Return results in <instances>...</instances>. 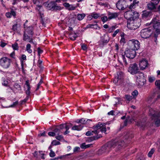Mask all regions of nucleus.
Instances as JSON below:
<instances>
[{
    "mask_svg": "<svg viewBox=\"0 0 160 160\" xmlns=\"http://www.w3.org/2000/svg\"><path fill=\"white\" fill-rule=\"evenodd\" d=\"M125 147V144L123 141L116 140L113 141L109 142L107 145L103 146L101 149L98 151V153L99 154L105 152H108L110 150L111 148H115V150L118 151L121 148H122Z\"/></svg>",
    "mask_w": 160,
    "mask_h": 160,
    "instance_id": "nucleus-1",
    "label": "nucleus"
},
{
    "mask_svg": "<svg viewBox=\"0 0 160 160\" xmlns=\"http://www.w3.org/2000/svg\"><path fill=\"white\" fill-rule=\"evenodd\" d=\"M125 147V144L123 141L116 140L113 141L109 142L107 145L103 146L101 149L98 151V153L99 154L105 152H108L110 150L111 148H115V150L118 151L121 148H122Z\"/></svg>",
    "mask_w": 160,
    "mask_h": 160,
    "instance_id": "nucleus-2",
    "label": "nucleus"
},
{
    "mask_svg": "<svg viewBox=\"0 0 160 160\" xmlns=\"http://www.w3.org/2000/svg\"><path fill=\"white\" fill-rule=\"evenodd\" d=\"M136 53V51L131 49L126 50L125 52V55H120L119 59L121 60H122L124 64L126 65L128 63L125 58V56L128 58L132 59L135 56Z\"/></svg>",
    "mask_w": 160,
    "mask_h": 160,
    "instance_id": "nucleus-3",
    "label": "nucleus"
},
{
    "mask_svg": "<svg viewBox=\"0 0 160 160\" xmlns=\"http://www.w3.org/2000/svg\"><path fill=\"white\" fill-rule=\"evenodd\" d=\"M151 24L156 32L155 36L157 37L158 35L160 33V20L158 17L156 16L152 20Z\"/></svg>",
    "mask_w": 160,
    "mask_h": 160,
    "instance_id": "nucleus-4",
    "label": "nucleus"
},
{
    "mask_svg": "<svg viewBox=\"0 0 160 160\" xmlns=\"http://www.w3.org/2000/svg\"><path fill=\"white\" fill-rule=\"evenodd\" d=\"M140 19L130 20L128 21L127 27L131 30H135L140 25Z\"/></svg>",
    "mask_w": 160,
    "mask_h": 160,
    "instance_id": "nucleus-5",
    "label": "nucleus"
},
{
    "mask_svg": "<svg viewBox=\"0 0 160 160\" xmlns=\"http://www.w3.org/2000/svg\"><path fill=\"white\" fill-rule=\"evenodd\" d=\"M12 61L7 57H3L0 59V65L4 68H8L10 66Z\"/></svg>",
    "mask_w": 160,
    "mask_h": 160,
    "instance_id": "nucleus-6",
    "label": "nucleus"
},
{
    "mask_svg": "<svg viewBox=\"0 0 160 160\" xmlns=\"http://www.w3.org/2000/svg\"><path fill=\"white\" fill-rule=\"evenodd\" d=\"M152 32L149 28H145L142 29L141 32V36L142 38H147L151 35Z\"/></svg>",
    "mask_w": 160,
    "mask_h": 160,
    "instance_id": "nucleus-7",
    "label": "nucleus"
},
{
    "mask_svg": "<svg viewBox=\"0 0 160 160\" xmlns=\"http://www.w3.org/2000/svg\"><path fill=\"white\" fill-rule=\"evenodd\" d=\"M136 74V77L137 78V82L140 85H143L144 84V82L145 80L143 74L142 72L139 71Z\"/></svg>",
    "mask_w": 160,
    "mask_h": 160,
    "instance_id": "nucleus-8",
    "label": "nucleus"
},
{
    "mask_svg": "<svg viewBox=\"0 0 160 160\" xmlns=\"http://www.w3.org/2000/svg\"><path fill=\"white\" fill-rule=\"evenodd\" d=\"M129 44L131 49L135 51L138 50L140 48V43L137 40H132L129 42Z\"/></svg>",
    "mask_w": 160,
    "mask_h": 160,
    "instance_id": "nucleus-9",
    "label": "nucleus"
},
{
    "mask_svg": "<svg viewBox=\"0 0 160 160\" xmlns=\"http://www.w3.org/2000/svg\"><path fill=\"white\" fill-rule=\"evenodd\" d=\"M138 65L135 63L131 64L128 69L129 72L132 74H136L139 71Z\"/></svg>",
    "mask_w": 160,
    "mask_h": 160,
    "instance_id": "nucleus-10",
    "label": "nucleus"
},
{
    "mask_svg": "<svg viewBox=\"0 0 160 160\" xmlns=\"http://www.w3.org/2000/svg\"><path fill=\"white\" fill-rule=\"evenodd\" d=\"M117 8L119 10H123L127 7V5L125 0H119L116 4Z\"/></svg>",
    "mask_w": 160,
    "mask_h": 160,
    "instance_id": "nucleus-11",
    "label": "nucleus"
},
{
    "mask_svg": "<svg viewBox=\"0 0 160 160\" xmlns=\"http://www.w3.org/2000/svg\"><path fill=\"white\" fill-rule=\"evenodd\" d=\"M103 124L101 122H99L98 124L96 126H93V128L94 129H96L97 131L99 129H100V131L102 132H103L106 134V128L103 126Z\"/></svg>",
    "mask_w": 160,
    "mask_h": 160,
    "instance_id": "nucleus-12",
    "label": "nucleus"
},
{
    "mask_svg": "<svg viewBox=\"0 0 160 160\" xmlns=\"http://www.w3.org/2000/svg\"><path fill=\"white\" fill-rule=\"evenodd\" d=\"M148 61L145 59H143L142 60L140 61L139 64V67L142 70L145 69L148 67Z\"/></svg>",
    "mask_w": 160,
    "mask_h": 160,
    "instance_id": "nucleus-13",
    "label": "nucleus"
},
{
    "mask_svg": "<svg viewBox=\"0 0 160 160\" xmlns=\"http://www.w3.org/2000/svg\"><path fill=\"white\" fill-rule=\"evenodd\" d=\"M28 22V21H26V22L24 24V27L25 28V30L24 32V33H26L29 35H31L32 36L33 34V28L32 26H30L27 28H26L25 26V24Z\"/></svg>",
    "mask_w": 160,
    "mask_h": 160,
    "instance_id": "nucleus-14",
    "label": "nucleus"
},
{
    "mask_svg": "<svg viewBox=\"0 0 160 160\" xmlns=\"http://www.w3.org/2000/svg\"><path fill=\"white\" fill-rule=\"evenodd\" d=\"M149 114L151 116L152 119L156 118L157 116H160V112L155 111L153 109L150 108L149 109Z\"/></svg>",
    "mask_w": 160,
    "mask_h": 160,
    "instance_id": "nucleus-15",
    "label": "nucleus"
},
{
    "mask_svg": "<svg viewBox=\"0 0 160 160\" xmlns=\"http://www.w3.org/2000/svg\"><path fill=\"white\" fill-rule=\"evenodd\" d=\"M28 34L26 33H24L23 35V40L29 42L30 43L35 44L34 42L33 41L32 39L29 36Z\"/></svg>",
    "mask_w": 160,
    "mask_h": 160,
    "instance_id": "nucleus-16",
    "label": "nucleus"
},
{
    "mask_svg": "<svg viewBox=\"0 0 160 160\" xmlns=\"http://www.w3.org/2000/svg\"><path fill=\"white\" fill-rule=\"evenodd\" d=\"M157 4H154L153 2H151L147 4L148 8L150 10H154V11H157L156 6Z\"/></svg>",
    "mask_w": 160,
    "mask_h": 160,
    "instance_id": "nucleus-17",
    "label": "nucleus"
},
{
    "mask_svg": "<svg viewBox=\"0 0 160 160\" xmlns=\"http://www.w3.org/2000/svg\"><path fill=\"white\" fill-rule=\"evenodd\" d=\"M133 14V11L132 10L128 11L125 13L124 17L128 20H130L131 18H132V17Z\"/></svg>",
    "mask_w": 160,
    "mask_h": 160,
    "instance_id": "nucleus-18",
    "label": "nucleus"
},
{
    "mask_svg": "<svg viewBox=\"0 0 160 160\" xmlns=\"http://www.w3.org/2000/svg\"><path fill=\"white\" fill-rule=\"evenodd\" d=\"M119 14L117 12L111 13L109 12L108 13V19L109 20L116 18L118 16Z\"/></svg>",
    "mask_w": 160,
    "mask_h": 160,
    "instance_id": "nucleus-19",
    "label": "nucleus"
},
{
    "mask_svg": "<svg viewBox=\"0 0 160 160\" xmlns=\"http://www.w3.org/2000/svg\"><path fill=\"white\" fill-rule=\"evenodd\" d=\"M139 2L137 0H133L132 3L131 4L129 7V8L130 9L134 8L137 6H138Z\"/></svg>",
    "mask_w": 160,
    "mask_h": 160,
    "instance_id": "nucleus-20",
    "label": "nucleus"
},
{
    "mask_svg": "<svg viewBox=\"0 0 160 160\" xmlns=\"http://www.w3.org/2000/svg\"><path fill=\"white\" fill-rule=\"evenodd\" d=\"M152 120L155 121V124L158 127L160 125V116H159V114L158 116H156V118H154Z\"/></svg>",
    "mask_w": 160,
    "mask_h": 160,
    "instance_id": "nucleus-21",
    "label": "nucleus"
},
{
    "mask_svg": "<svg viewBox=\"0 0 160 160\" xmlns=\"http://www.w3.org/2000/svg\"><path fill=\"white\" fill-rule=\"evenodd\" d=\"M109 41V38L108 35L105 36L104 38L102 40L101 42L103 45L107 44Z\"/></svg>",
    "mask_w": 160,
    "mask_h": 160,
    "instance_id": "nucleus-22",
    "label": "nucleus"
},
{
    "mask_svg": "<svg viewBox=\"0 0 160 160\" xmlns=\"http://www.w3.org/2000/svg\"><path fill=\"white\" fill-rule=\"evenodd\" d=\"M72 125L71 123H69L68 124H66V130L63 132L64 135H66L70 132L68 130L72 126Z\"/></svg>",
    "mask_w": 160,
    "mask_h": 160,
    "instance_id": "nucleus-23",
    "label": "nucleus"
},
{
    "mask_svg": "<svg viewBox=\"0 0 160 160\" xmlns=\"http://www.w3.org/2000/svg\"><path fill=\"white\" fill-rule=\"evenodd\" d=\"M83 126L82 125H75L72 128V129L73 130H81Z\"/></svg>",
    "mask_w": 160,
    "mask_h": 160,
    "instance_id": "nucleus-24",
    "label": "nucleus"
},
{
    "mask_svg": "<svg viewBox=\"0 0 160 160\" xmlns=\"http://www.w3.org/2000/svg\"><path fill=\"white\" fill-rule=\"evenodd\" d=\"M77 36V34L75 33L72 32L69 35V37L72 40H75Z\"/></svg>",
    "mask_w": 160,
    "mask_h": 160,
    "instance_id": "nucleus-25",
    "label": "nucleus"
},
{
    "mask_svg": "<svg viewBox=\"0 0 160 160\" xmlns=\"http://www.w3.org/2000/svg\"><path fill=\"white\" fill-rule=\"evenodd\" d=\"M48 5L50 7H51L52 8H54L57 10H60L61 9L60 7L58 6H55L52 2L49 3L48 4Z\"/></svg>",
    "mask_w": 160,
    "mask_h": 160,
    "instance_id": "nucleus-26",
    "label": "nucleus"
},
{
    "mask_svg": "<svg viewBox=\"0 0 160 160\" xmlns=\"http://www.w3.org/2000/svg\"><path fill=\"white\" fill-rule=\"evenodd\" d=\"M133 14H132V17L131 20L138 19H140L138 18L139 14L136 12L133 11Z\"/></svg>",
    "mask_w": 160,
    "mask_h": 160,
    "instance_id": "nucleus-27",
    "label": "nucleus"
},
{
    "mask_svg": "<svg viewBox=\"0 0 160 160\" xmlns=\"http://www.w3.org/2000/svg\"><path fill=\"white\" fill-rule=\"evenodd\" d=\"M2 84L3 86H8L9 82L8 79L3 78H2Z\"/></svg>",
    "mask_w": 160,
    "mask_h": 160,
    "instance_id": "nucleus-28",
    "label": "nucleus"
},
{
    "mask_svg": "<svg viewBox=\"0 0 160 160\" xmlns=\"http://www.w3.org/2000/svg\"><path fill=\"white\" fill-rule=\"evenodd\" d=\"M137 125L138 126L141 127L142 129H144L145 125L146 123L145 122H141V121H139L137 123Z\"/></svg>",
    "mask_w": 160,
    "mask_h": 160,
    "instance_id": "nucleus-29",
    "label": "nucleus"
},
{
    "mask_svg": "<svg viewBox=\"0 0 160 160\" xmlns=\"http://www.w3.org/2000/svg\"><path fill=\"white\" fill-rule=\"evenodd\" d=\"M98 131L97 130L93 131L92 132L88 131L86 133V135L87 136H89L92 135H93V133H94L95 134H96L98 133Z\"/></svg>",
    "mask_w": 160,
    "mask_h": 160,
    "instance_id": "nucleus-30",
    "label": "nucleus"
},
{
    "mask_svg": "<svg viewBox=\"0 0 160 160\" xmlns=\"http://www.w3.org/2000/svg\"><path fill=\"white\" fill-rule=\"evenodd\" d=\"M86 28H93L96 29H98V28H99V27L98 26V25L97 24H90L87 25Z\"/></svg>",
    "mask_w": 160,
    "mask_h": 160,
    "instance_id": "nucleus-31",
    "label": "nucleus"
},
{
    "mask_svg": "<svg viewBox=\"0 0 160 160\" xmlns=\"http://www.w3.org/2000/svg\"><path fill=\"white\" fill-rule=\"evenodd\" d=\"M150 12L147 11H143L142 14V17L143 18H146L149 15Z\"/></svg>",
    "mask_w": 160,
    "mask_h": 160,
    "instance_id": "nucleus-32",
    "label": "nucleus"
},
{
    "mask_svg": "<svg viewBox=\"0 0 160 160\" xmlns=\"http://www.w3.org/2000/svg\"><path fill=\"white\" fill-rule=\"evenodd\" d=\"M57 127L61 131H62L63 133V130L65 129H66V124H61L59 126Z\"/></svg>",
    "mask_w": 160,
    "mask_h": 160,
    "instance_id": "nucleus-33",
    "label": "nucleus"
},
{
    "mask_svg": "<svg viewBox=\"0 0 160 160\" xmlns=\"http://www.w3.org/2000/svg\"><path fill=\"white\" fill-rule=\"evenodd\" d=\"M119 80L122 79L123 76V74L121 72H118L117 73V75L115 76Z\"/></svg>",
    "mask_w": 160,
    "mask_h": 160,
    "instance_id": "nucleus-34",
    "label": "nucleus"
},
{
    "mask_svg": "<svg viewBox=\"0 0 160 160\" xmlns=\"http://www.w3.org/2000/svg\"><path fill=\"white\" fill-rule=\"evenodd\" d=\"M42 0H33V3L40 8L41 7V6L39 4L42 3Z\"/></svg>",
    "mask_w": 160,
    "mask_h": 160,
    "instance_id": "nucleus-35",
    "label": "nucleus"
},
{
    "mask_svg": "<svg viewBox=\"0 0 160 160\" xmlns=\"http://www.w3.org/2000/svg\"><path fill=\"white\" fill-rule=\"evenodd\" d=\"M85 15L84 13L78 14L77 15L78 19L79 20H81L85 17Z\"/></svg>",
    "mask_w": 160,
    "mask_h": 160,
    "instance_id": "nucleus-36",
    "label": "nucleus"
},
{
    "mask_svg": "<svg viewBox=\"0 0 160 160\" xmlns=\"http://www.w3.org/2000/svg\"><path fill=\"white\" fill-rule=\"evenodd\" d=\"M54 132H55V135H58L61 133H62V131H61L57 127L55 128L53 130Z\"/></svg>",
    "mask_w": 160,
    "mask_h": 160,
    "instance_id": "nucleus-37",
    "label": "nucleus"
},
{
    "mask_svg": "<svg viewBox=\"0 0 160 160\" xmlns=\"http://www.w3.org/2000/svg\"><path fill=\"white\" fill-rule=\"evenodd\" d=\"M91 120H87L86 119L84 118H82L81 119V124L83 126V124H87L88 123V121H90Z\"/></svg>",
    "mask_w": 160,
    "mask_h": 160,
    "instance_id": "nucleus-38",
    "label": "nucleus"
},
{
    "mask_svg": "<svg viewBox=\"0 0 160 160\" xmlns=\"http://www.w3.org/2000/svg\"><path fill=\"white\" fill-rule=\"evenodd\" d=\"M91 16L94 19H97L100 16V14L95 12L91 13Z\"/></svg>",
    "mask_w": 160,
    "mask_h": 160,
    "instance_id": "nucleus-39",
    "label": "nucleus"
},
{
    "mask_svg": "<svg viewBox=\"0 0 160 160\" xmlns=\"http://www.w3.org/2000/svg\"><path fill=\"white\" fill-rule=\"evenodd\" d=\"M31 46L30 44H28L26 46V49L27 52L31 53L32 52V50L31 49Z\"/></svg>",
    "mask_w": 160,
    "mask_h": 160,
    "instance_id": "nucleus-40",
    "label": "nucleus"
},
{
    "mask_svg": "<svg viewBox=\"0 0 160 160\" xmlns=\"http://www.w3.org/2000/svg\"><path fill=\"white\" fill-rule=\"evenodd\" d=\"M116 26H113L109 28L108 30V32L109 33L112 32L116 28Z\"/></svg>",
    "mask_w": 160,
    "mask_h": 160,
    "instance_id": "nucleus-41",
    "label": "nucleus"
},
{
    "mask_svg": "<svg viewBox=\"0 0 160 160\" xmlns=\"http://www.w3.org/2000/svg\"><path fill=\"white\" fill-rule=\"evenodd\" d=\"M12 47L14 50H18V43L15 42L12 45Z\"/></svg>",
    "mask_w": 160,
    "mask_h": 160,
    "instance_id": "nucleus-42",
    "label": "nucleus"
},
{
    "mask_svg": "<svg viewBox=\"0 0 160 160\" xmlns=\"http://www.w3.org/2000/svg\"><path fill=\"white\" fill-rule=\"evenodd\" d=\"M25 84L27 85V93H28V94H29L30 93V85L29 83V81L28 80L26 81L25 82Z\"/></svg>",
    "mask_w": 160,
    "mask_h": 160,
    "instance_id": "nucleus-43",
    "label": "nucleus"
},
{
    "mask_svg": "<svg viewBox=\"0 0 160 160\" xmlns=\"http://www.w3.org/2000/svg\"><path fill=\"white\" fill-rule=\"evenodd\" d=\"M148 78L149 82L151 83L153 82L155 80V77L153 76H148Z\"/></svg>",
    "mask_w": 160,
    "mask_h": 160,
    "instance_id": "nucleus-44",
    "label": "nucleus"
},
{
    "mask_svg": "<svg viewBox=\"0 0 160 160\" xmlns=\"http://www.w3.org/2000/svg\"><path fill=\"white\" fill-rule=\"evenodd\" d=\"M155 151V150L154 148H152L151 150L149 152L148 154V156L149 157H151L152 154H153L154 152Z\"/></svg>",
    "mask_w": 160,
    "mask_h": 160,
    "instance_id": "nucleus-45",
    "label": "nucleus"
},
{
    "mask_svg": "<svg viewBox=\"0 0 160 160\" xmlns=\"http://www.w3.org/2000/svg\"><path fill=\"white\" fill-rule=\"evenodd\" d=\"M14 88L16 89L18 91H20L21 90V86L17 83H15L14 85Z\"/></svg>",
    "mask_w": 160,
    "mask_h": 160,
    "instance_id": "nucleus-46",
    "label": "nucleus"
},
{
    "mask_svg": "<svg viewBox=\"0 0 160 160\" xmlns=\"http://www.w3.org/2000/svg\"><path fill=\"white\" fill-rule=\"evenodd\" d=\"M125 97L126 99L128 101H130L133 98L132 96L128 94L126 95Z\"/></svg>",
    "mask_w": 160,
    "mask_h": 160,
    "instance_id": "nucleus-47",
    "label": "nucleus"
},
{
    "mask_svg": "<svg viewBox=\"0 0 160 160\" xmlns=\"http://www.w3.org/2000/svg\"><path fill=\"white\" fill-rule=\"evenodd\" d=\"M17 25V23H15L13 25L12 29L14 31H16L18 29Z\"/></svg>",
    "mask_w": 160,
    "mask_h": 160,
    "instance_id": "nucleus-48",
    "label": "nucleus"
},
{
    "mask_svg": "<svg viewBox=\"0 0 160 160\" xmlns=\"http://www.w3.org/2000/svg\"><path fill=\"white\" fill-rule=\"evenodd\" d=\"M76 8L77 6L72 5H70L69 8H68V9L69 10H74Z\"/></svg>",
    "mask_w": 160,
    "mask_h": 160,
    "instance_id": "nucleus-49",
    "label": "nucleus"
},
{
    "mask_svg": "<svg viewBox=\"0 0 160 160\" xmlns=\"http://www.w3.org/2000/svg\"><path fill=\"white\" fill-rule=\"evenodd\" d=\"M155 85L158 88L160 89V80H156L155 82Z\"/></svg>",
    "mask_w": 160,
    "mask_h": 160,
    "instance_id": "nucleus-50",
    "label": "nucleus"
},
{
    "mask_svg": "<svg viewBox=\"0 0 160 160\" xmlns=\"http://www.w3.org/2000/svg\"><path fill=\"white\" fill-rule=\"evenodd\" d=\"M101 137H102V136L101 135H97L96 136L92 137V140H95L98 139Z\"/></svg>",
    "mask_w": 160,
    "mask_h": 160,
    "instance_id": "nucleus-51",
    "label": "nucleus"
},
{
    "mask_svg": "<svg viewBox=\"0 0 160 160\" xmlns=\"http://www.w3.org/2000/svg\"><path fill=\"white\" fill-rule=\"evenodd\" d=\"M101 20L103 22H105L108 21V18L107 16H104L101 18Z\"/></svg>",
    "mask_w": 160,
    "mask_h": 160,
    "instance_id": "nucleus-52",
    "label": "nucleus"
},
{
    "mask_svg": "<svg viewBox=\"0 0 160 160\" xmlns=\"http://www.w3.org/2000/svg\"><path fill=\"white\" fill-rule=\"evenodd\" d=\"M52 144L53 145H56L60 144V142L59 141H58L56 140H53L52 142Z\"/></svg>",
    "mask_w": 160,
    "mask_h": 160,
    "instance_id": "nucleus-53",
    "label": "nucleus"
},
{
    "mask_svg": "<svg viewBox=\"0 0 160 160\" xmlns=\"http://www.w3.org/2000/svg\"><path fill=\"white\" fill-rule=\"evenodd\" d=\"M63 138V136L62 135H60V134H58L56 136V138L58 140H61Z\"/></svg>",
    "mask_w": 160,
    "mask_h": 160,
    "instance_id": "nucleus-54",
    "label": "nucleus"
},
{
    "mask_svg": "<svg viewBox=\"0 0 160 160\" xmlns=\"http://www.w3.org/2000/svg\"><path fill=\"white\" fill-rule=\"evenodd\" d=\"M10 13L11 15V16H13L14 17H15L16 16V12L15 11L13 10V9H12Z\"/></svg>",
    "mask_w": 160,
    "mask_h": 160,
    "instance_id": "nucleus-55",
    "label": "nucleus"
},
{
    "mask_svg": "<svg viewBox=\"0 0 160 160\" xmlns=\"http://www.w3.org/2000/svg\"><path fill=\"white\" fill-rule=\"evenodd\" d=\"M50 156L51 157H53L55 155V152L52 150H50V152L49 153Z\"/></svg>",
    "mask_w": 160,
    "mask_h": 160,
    "instance_id": "nucleus-56",
    "label": "nucleus"
},
{
    "mask_svg": "<svg viewBox=\"0 0 160 160\" xmlns=\"http://www.w3.org/2000/svg\"><path fill=\"white\" fill-rule=\"evenodd\" d=\"M132 94L133 96V97L137 96L138 94V92L137 90H134L132 92Z\"/></svg>",
    "mask_w": 160,
    "mask_h": 160,
    "instance_id": "nucleus-57",
    "label": "nucleus"
},
{
    "mask_svg": "<svg viewBox=\"0 0 160 160\" xmlns=\"http://www.w3.org/2000/svg\"><path fill=\"white\" fill-rule=\"evenodd\" d=\"M18 104V102L17 101L13 103V104L10 106L8 107H14Z\"/></svg>",
    "mask_w": 160,
    "mask_h": 160,
    "instance_id": "nucleus-58",
    "label": "nucleus"
},
{
    "mask_svg": "<svg viewBox=\"0 0 160 160\" xmlns=\"http://www.w3.org/2000/svg\"><path fill=\"white\" fill-rule=\"evenodd\" d=\"M42 82H43L42 79V78H41V80H40L38 84L37 87L36 89V90H38L41 84L42 83Z\"/></svg>",
    "mask_w": 160,
    "mask_h": 160,
    "instance_id": "nucleus-59",
    "label": "nucleus"
},
{
    "mask_svg": "<svg viewBox=\"0 0 160 160\" xmlns=\"http://www.w3.org/2000/svg\"><path fill=\"white\" fill-rule=\"evenodd\" d=\"M154 97V95H152V96H149L147 99V101L149 102H151V100Z\"/></svg>",
    "mask_w": 160,
    "mask_h": 160,
    "instance_id": "nucleus-60",
    "label": "nucleus"
},
{
    "mask_svg": "<svg viewBox=\"0 0 160 160\" xmlns=\"http://www.w3.org/2000/svg\"><path fill=\"white\" fill-rule=\"evenodd\" d=\"M120 31V30L118 29L116 30L112 34V37H115L117 34Z\"/></svg>",
    "mask_w": 160,
    "mask_h": 160,
    "instance_id": "nucleus-61",
    "label": "nucleus"
},
{
    "mask_svg": "<svg viewBox=\"0 0 160 160\" xmlns=\"http://www.w3.org/2000/svg\"><path fill=\"white\" fill-rule=\"evenodd\" d=\"M82 49L84 50H86L87 49V46L85 44H82L81 46Z\"/></svg>",
    "mask_w": 160,
    "mask_h": 160,
    "instance_id": "nucleus-62",
    "label": "nucleus"
},
{
    "mask_svg": "<svg viewBox=\"0 0 160 160\" xmlns=\"http://www.w3.org/2000/svg\"><path fill=\"white\" fill-rule=\"evenodd\" d=\"M48 135L50 136H54L55 135V132H48Z\"/></svg>",
    "mask_w": 160,
    "mask_h": 160,
    "instance_id": "nucleus-63",
    "label": "nucleus"
},
{
    "mask_svg": "<svg viewBox=\"0 0 160 160\" xmlns=\"http://www.w3.org/2000/svg\"><path fill=\"white\" fill-rule=\"evenodd\" d=\"M6 16L8 18H10L12 16L10 12H7L6 14Z\"/></svg>",
    "mask_w": 160,
    "mask_h": 160,
    "instance_id": "nucleus-64",
    "label": "nucleus"
}]
</instances>
